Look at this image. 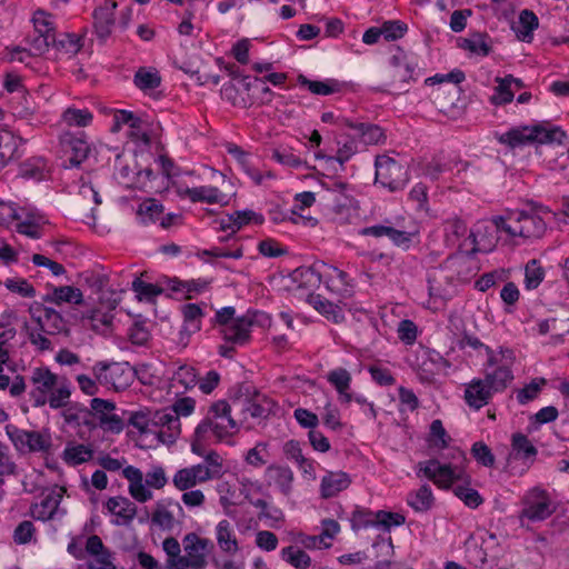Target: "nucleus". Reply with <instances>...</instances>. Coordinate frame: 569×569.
Segmentation results:
<instances>
[{"label":"nucleus","instance_id":"nucleus-53","mask_svg":"<svg viewBox=\"0 0 569 569\" xmlns=\"http://www.w3.org/2000/svg\"><path fill=\"white\" fill-rule=\"evenodd\" d=\"M34 31L38 34L53 37L56 34V28L52 20V16L44 10H37L32 18Z\"/></svg>","mask_w":569,"mask_h":569},{"label":"nucleus","instance_id":"nucleus-52","mask_svg":"<svg viewBox=\"0 0 569 569\" xmlns=\"http://www.w3.org/2000/svg\"><path fill=\"white\" fill-rule=\"evenodd\" d=\"M133 82L139 89L146 91L158 88L161 78L157 71L141 68L136 72Z\"/></svg>","mask_w":569,"mask_h":569},{"label":"nucleus","instance_id":"nucleus-28","mask_svg":"<svg viewBox=\"0 0 569 569\" xmlns=\"http://www.w3.org/2000/svg\"><path fill=\"white\" fill-rule=\"evenodd\" d=\"M62 493L57 490H52L46 495L40 502L34 503L31 507V515L34 519L47 521L54 517L58 512L59 505L61 502Z\"/></svg>","mask_w":569,"mask_h":569},{"label":"nucleus","instance_id":"nucleus-4","mask_svg":"<svg viewBox=\"0 0 569 569\" xmlns=\"http://www.w3.org/2000/svg\"><path fill=\"white\" fill-rule=\"evenodd\" d=\"M461 462L466 460L463 452L458 451ZM418 478L425 477L440 489H449L458 481H467L468 476L462 463L441 462L438 459L420 461L416 466Z\"/></svg>","mask_w":569,"mask_h":569},{"label":"nucleus","instance_id":"nucleus-22","mask_svg":"<svg viewBox=\"0 0 569 569\" xmlns=\"http://www.w3.org/2000/svg\"><path fill=\"white\" fill-rule=\"evenodd\" d=\"M266 481L274 486L283 496H289L292 490L293 472L287 466L272 465L266 469Z\"/></svg>","mask_w":569,"mask_h":569},{"label":"nucleus","instance_id":"nucleus-14","mask_svg":"<svg viewBox=\"0 0 569 569\" xmlns=\"http://www.w3.org/2000/svg\"><path fill=\"white\" fill-rule=\"evenodd\" d=\"M184 556L181 569H202L207 557V540L201 539L196 533H188L183 539Z\"/></svg>","mask_w":569,"mask_h":569},{"label":"nucleus","instance_id":"nucleus-19","mask_svg":"<svg viewBox=\"0 0 569 569\" xmlns=\"http://www.w3.org/2000/svg\"><path fill=\"white\" fill-rule=\"evenodd\" d=\"M31 382L40 396L36 399V405L41 406L47 401V396L58 386L59 378L46 367L34 368L31 372Z\"/></svg>","mask_w":569,"mask_h":569},{"label":"nucleus","instance_id":"nucleus-15","mask_svg":"<svg viewBox=\"0 0 569 569\" xmlns=\"http://www.w3.org/2000/svg\"><path fill=\"white\" fill-rule=\"evenodd\" d=\"M232 409L239 413L238 422L246 423L252 420L266 419L270 409L267 408L259 398H238L232 401Z\"/></svg>","mask_w":569,"mask_h":569},{"label":"nucleus","instance_id":"nucleus-36","mask_svg":"<svg viewBox=\"0 0 569 569\" xmlns=\"http://www.w3.org/2000/svg\"><path fill=\"white\" fill-rule=\"evenodd\" d=\"M163 213V206L153 198L143 200L137 209V219L141 224L157 223Z\"/></svg>","mask_w":569,"mask_h":569},{"label":"nucleus","instance_id":"nucleus-30","mask_svg":"<svg viewBox=\"0 0 569 569\" xmlns=\"http://www.w3.org/2000/svg\"><path fill=\"white\" fill-rule=\"evenodd\" d=\"M470 230L466 221L458 217H452L443 222L445 241L450 247H461L462 241L469 237Z\"/></svg>","mask_w":569,"mask_h":569},{"label":"nucleus","instance_id":"nucleus-23","mask_svg":"<svg viewBox=\"0 0 569 569\" xmlns=\"http://www.w3.org/2000/svg\"><path fill=\"white\" fill-rule=\"evenodd\" d=\"M208 479L198 465H191L178 469L172 477V485L179 491H186L198 485L207 482Z\"/></svg>","mask_w":569,"mask_h":569},{"label":"nucleus","instance_id":"nucleus-17","mask_svg":"<svg viewBox=\"0 0 569 569\" xmlns=\"http://www.w3.org/2000/svg\"><path fill=\"white\" fill-rule=\"evenodd\" d=\"M117 2L104 0L103 3L93 11L94 30L101 41H106L112 32Z\"/></svg>","mask_w":569,"mask_h":569},{"label":"nucleus","instance_id":"nucleus-39","mask_svg":"<svg viewBox=\"0 0 569 569\" xmlns=\"http://www.w3.org/2000/svg\"><path fill=\"white\" fill-rule=\"evenodd\" d=\"M197 465L201 467V471L208 481L220 479L224 473L223 459L213 450L207 452L203 456V461Z\"/></svg>","mask_w":569,"mask_h":569},{"label":"nucleus","instance_id":"nucleus-21","mask_svg":"<svg viewBox=\"0 0 569 569\" xmlns=\"http://www.w3.org/2000/svg\"><path fill=\"white\" fill-rule=\"evenodd\" d=\"M107 510L117 517L114 523L117 526L129 525L137 515L136 505L126 497H111L106 502Z\"/></svg>","mask_w":569,"mask_h":569},{"label":"nucleus","instance_id":"nucleus-33","mask_svg":"<svg viewBox=\"0 0 569 569\" xmlns=\"http://www.w3.org/2000/svg\"><path fill=\"white\" fill-rule=\"evenodd\" d=\"M50 167L48 161L42 157H36L26 160L19 170V174L24 179L42 181L49 177Z\"/></svg>","mask_w":569,"mask_h":569},{"label":"nucleus","instance_id":"nucleus-16","mask_svg":"<svg viewBox=\"0 0 569 569\" xmlns=\"http://www.w3.org/2000/svg\"><path fill=\"white\" fill-rule=\"evenodd\" d=\"M493 393L495 391L483 379L475 378L466 385L463 399L470 408L480 410L489 403Z\"/></svg>","mask_w":569,"mask_h":569},{"label":"nucleus","instance_id":"nucleus-32","mask_svg":"<svg viewBox=\"0 0 569 569\" xmlns=\"http://www.w3.org/2000/svg\"><path fill=\"white\" fill-rule=\"evenodd\" d=\"M216 539L219 548L228 553L236 555L239 551V545L232 525L223 519L216 526Z\"/></svg>","mask_w":569,"mask_h":569},{"label":"nucleus","instance_id":"nucleus-11","mask_svg":"<svg viewBox=\"0 0 569 569\" xmlns=\"http://www.w3.org/2000/svg\"><path fill=\"white\" fill-rule=\"evenodd\" d=\"M169 407L151 412L150 435L154 436L159 442L172 445L181 433V423Z\"/></svg>","mask_w":569,"mask_h":569},{"label":"nucleus","instance_id":"nucleus-6","mask_svg":"<svg viewBox=\"0 0 569 569\" xmlns=\"http://www.w3.org/2000/svg\"><path fill=\"white\" fill-rule=\"evenodd\" d=\"M92 372L100 385L116 391L129 388L136 376L129 362L99 361L92 367Z\"/></svg>","mask_w":569,"mask_h":569},{"label":"nucleus","instance_id":"nucleus-60","mask_svg":"<svg viewBox=\"0 0 569 569\" xmlns=\"http://www.w3.org/2000/svg\"><path fill=\"white\" fill-rule=\"evenodd\" d=\"M173 381L184 389H190L198 383V375L193 367L183 365L180 366L173 376Z\"/></svg>","mask_w":569,"mask_h":569},{"label":"nucleus","instance_id":"nucleus-46","mask_svg":"<svg viewBox=\"0 0 569 569\" xmlns=\"http://www.w3.org/2000/svg\"><path fill=\"white\" fill-rule=\"evenodd\" d=\"M498 86L495 88V93L490 98L493 104H506L513 100L515 91L512 88L513 77L511 74L505 78H497Z\"/></svg>","mask_w":569,"mask_h":569},{"label":"nucleus","instance_id":"nucleus-50","mask_svg":"<svg viewBox=\"0 0 569 569\" xmlns=\"http://www.w3.org/2000/svg\"><path fill=\"white\" fill-rule=\"evenodd\" d=\"M337 153L328 160H336L341 166L349 161L358 152V143L353 137L347 136L343 140H337Z\"/></svg>","mask_w":569,"mask_h":569},{"label":"nucleus","instance_id":"nucleus-8","mask_svg":"<svg viewBox=\"0 0 569 569\" xmlns=\"http://www.w3.org/2000/svg\"><path fill=\"white\" fill-rule=\"evenodd\" d=\"M186 519L181 503L173 498H162L154 503L151 523L162 531H181Z\"/></svg>","mask_w":569,"mask_h":569},{"label":"nucleus","instance_id":"nucleus-25","mask_svg":"<svg viewBox=\"0 0 569 569\" xmlns=\"http://www.w3.org/2000/svg\"><path fill=\"white\" fill-rule=\"evenodd\" d=\"M327 381L336 389L339 401L342 405H348L352 401V393L350 386L352 377L345 368H336L327 373Z\"/></svg>","mask_w":569,"mask_h":569},{"label":"nucleus","instance_id":"nucleus-13","mask_svg":"<svg viewBox=\"0 0 569 569\" xmlns=\"http://www.w3.org/2000/svg\"><path fill=\"white\" fill-rule=\"evenodd\" d=\"M61 416L66 426L76 430L77 435L82 439L98 426L92 411L78 403L66 407Z\"/></svg>","mask_w":569,"mask_h":569},{"label":"nucleus","instance_id":"nucleus-35","mask_svg":"<svg viewBox=\"0 0 569 569\" xmlns=\"http://www.w3.org/2000/svg\"><path fill=\"white\" fill-rule=\"evenodd\" d=\"M21 139L7 129L0 130V164L3 167L10 160L18 158Z\"/></svg>","mask_w":569,"mask_h":569},{"label":"nucleus","instance_id":"nucleus-61","mask_svg":"<svg viewBox=\"0 0 569 569\" xmlns=\"http://www.w3.org/2000/svg\"><path fill=\"white\" fill-rule=\"evenodd\" d=\"M49 395V406L53 409H58L67 406L71 392L66 381H60Z\"/></svg>","mask_w":569,"mask_h":569},{"label":"nucleus","instance_id":"nucleus-49","mask_svg":"<svg viewBox=\"0 0 569 569\" xmlns=\"http://www.w3.org/2000/svg\"><path fill=\"white\" fill-rule=\"evenodd\" d=\"M313 308L335 323L343 321L345 316L341 308L333 302L321 299L319 296L312 299Z\"/></svg>","mask_w":569,"mask_h":569},{"label":"nucleus","instance_id":"nucleus-64","mask_svg":"<svg viewBox=\"0 0 569 569\" xmlns=\"http://www.w3.org/2000/svg\"><path fill=\"white\" fill-rule=\"evenodd\" d=\"M368 371L371 379L381 387H389L396 382L393 375L388 368L373 365L368 368Z\"/></svg>","mask_w":569,"mask_h":569},{"label":"nucleus","instance_id":"nucleus-12","mask_svg":"<svg viewBox=\"0 0 569 569\" xmlns=\"http://www.w3.org/2000/svg\"><path fill=\"white\" fill-rule=\"evenodd\" d=\"M523 508L520 518L530 521H542L555 511V505L550 495L540 488H533L523 498Z\"/></svg>","mask_w":569,"mask_h":569},{"label":"nucleus","instance_id":"nucleus-56","mask_svg":"<svg viewBox=\"0 0 569 569\" xmlns=\"http://www.w3.org/2000/svg\"><path fill=\"white\" fill-rule=\"evenodd\" d=\"M450 437L448 436L442 421L439 419H436L430 425L429 430V442L438 448V449H445L449 443Z\"/></svg>","mask_w":569,"mask_h":569},{"label":"nucleus","instance_id":"nucleus-20","mask_svg":"<svg viewBox=\"0 0 569 569\" xmlns=\"http://www.w3.org/2000/svg\"><path fill=\"white\" fill-rule=\"evenodd\" d=\"M343 124L358 133L360 141L365 146H376L385 143L386 134L381 127L370 122H355L350 119H343Z\"/></svg>","mask_w":569,"mask_h":569},{"label":"nucleus","instance_id":"nucleus-62","mask_svg":"<svg viewBox=\"0 0 569 569\" xmlns=\"http://www.w3.org/2000/svg\"><path fill=\"white\" fill-rule=\"evenodd\" d=\"M4 286L11 292L18 293L23 298H32L36 296L33 286L22 278H9L4 281Z\"/></svg>","mask_w":569,"mask_h":569},{"label":"nucleus","instance_id":"nucleus-45","mask_svg":"<svg viewBox=\"0 0 569 569\" xmlns=\"http://www.w3.org/2000/svg\"><path fill=\"white\" fill-rule=\"evenodd\" d=\"M299 83L307 87L310 92L319 96H329L339 92L341 84L339 81L328 79L326 81L309 80L303 76L299 77Z\"/></svg>","mask_w":569,"mask_h":569},{"label":"nucleus","instance_id":"nucleus-5","mask_svg":"<svg viewBox=\"0 0 569 569\" xmlns=\"http://www.w3.org/2000/svg\"><path fill=\"white\" fill-rule=\"evenodd\" d=\"M487 361L483 365V380L491 387L495 392L503 391L513 380L512 351L510 349L500 348L499 351L486 347Z\"/></svg>","mask_w":569,"mask_h":569},{"label":"nucleus","instance_id":"nucleus-41","mask_svg":"<svg viewBox=\"0 0 569 569\" xmlns=\"http://www.w3.org/2000/svg\"><path fill=\"white\" fill-rule=\"evenodd\" d=\"M93 456L90 446L82 443H69L62 452L63 460L70 466H78L89 461Z\"/></svg>","mask_w":569,"mask_h":569},{"label":"nucleus","instance_id":"nucleus-7","mask_svg":"<svg viewBox=\"0 0 569 569\" xmlns=\"http://www.w3.org/2000/svg\"><path fill=\"white\" fill-rule=\"evenodd\" d=\"M6 433L14 448L21 453L48 452L52 439L48 430H26L13 425L6 426Z\"/></svg>","mask_w":569,"mask_h":569},{"label":"nucleus","instance_id":"nucleus-10","mask_svg":"<svg viewBox=\"0 0 569 569\" xmlns=\"http://www.w3.org/2000/svg\"><path fill=\"white\" fill-rule=\"evenodd\" d=\"M59 142L68 157L63 162L66 169L78 168L91 152V144L83 131L66 130L60 133Z\"/></svg>","mask_w":569,"mask_h":569},{"label":"nucleus","instance_id":"nucleus-18","mask_svg":"<svg viewBox=\"0 0 569 569\" xmlns=\"http://www.w3.org/2000/svg\"><path fill=\"white\" fill-rule=\"evenodd\" d=\"M177 193L179 197L187 198L192 202H204L208 204L226 202V194L213 186L178 188Z\"/></svg>","mask_w":569,"mask_h":569},{"label":"nucleus","instance_id":"nucleus-44","mask_svg":"<svg viewBox=\"0 0 569 569\" xmlns=\"http://www.w3.org/2000/svg\"><path fill=\"white\" fill-rule=\"evenodd\" d=\"M511 446L516 458L530 462L536 459L538 450L527 436L522 433L513 435Z\"/></svg>","mask_w":569,"mask_h":569},{"label":"nucleus","instance_id":"nucleus-29","mask_svg":"<svg viewBox=\"0 0 569 569\" xmlns=\"http://www.w3.org/2000/svg\"><path fill=\"white\" fill-rule=\"evenodd\" d=\"M323 268L325 270L321 273L326 278L327 287L342 297L350 296L352 290L349 276L335 266L323 264Z\"/></svg>","mask_w":569,"mask_h":569},{"label":"nucleus","instance_id":"nucleus-34","mask_svg":"<svg viewBox=\"0 0 569 569\" xmlns=\"http://www.w3.org/2000/svg\"><path fill=\"white\" fill-rule=\"evenodd\" d=\"M93 121V114L90 110L83 108L68 107L60 117V123L68 128H86Z\"/></svg>","mask_w":569,"mask_h":569},{"label":"nucleus","instance_id":"nucleus-63","mask_svg":"<svg viewBox=\"0 0 569 569\" xmlns=\"http://www.w3.org/2000/svg\"><path fill=\"white\" fill-rule=\"evenodd\" d=\"M149 488L162 489L168 483L164 469L161 466H153L143 477Z\"/></svg>","mask_w":569,"mask_h":569},{"label":"nucleus","instance_id":"nucleus-42","mask_svg":"<svg viewBox=\"0 0 569 569\" xmlns=\"http://www.w3.org/2000/svg\"><path fill=\"white\" fill-rule=\"evenodd\" d=\"M181 313L183 316V331L194 333L201 328V319L204 313L200 306L196 303H187L181 307Z\"/></svg>","mask_w":569,"mask_h":569},{"label":"nucleus","instance_id":"nucleus-48","mask_svg":"<svg viewBox=\"0 0 569 569\" xmlns=\"http://www.w3.org/2000/svg\"><path fill=\"white\" fill-rule=\"evenodd\" d=\"M162 549L166 552L168 559L166 562L167 569H181L183 557L181 553V547L179 541L173 537H168L162 542Z\"/></svg>","mask_w":569,"mask_h":569},{"label":"nucleus","instance_id":"nucleus-59","mask_svg":"<svg viewBox=\"0 0 569 569\" xmlns=\"http://www.w3.org/2000/svg\"><path fill=\"white\" fill-rule=\"evenodd\" d=\"M132 289L137 293L139 300L152 301L157 296L162 293V288L153 283H148L139 278L132 281Z\"/></svg>","mask_w":569,"mask_h":569},{"label":"nucleus","instance_id":"nucleus-27","mask_svg":"<svg viewBox=\"0 0 569 569\" xmlns=\"http://www.w3.org/2000/svg\"><path fill=\"white\" fill-rule=\"evenodd\" d=\"M351 483L350 476L343 471H330L322 477L320 496L325 499L332 498L346 490Z\"/></svg>","mask_w":569,"mask_h":569},{"label":"nucleus","instance_id":"nucleus-40","mask_svg":"<svg viewBox=\"0 0 569 569\" xmlns=\"http://www.w3.org/2000/svg\"><path fill=\"white\" fill-rule=\"evenodd\" d=\"M539 27L538 17L528 9L519 13L518 26L516 27L517 37L525 42L532 40L533 31Z\"/></svg>","mask_w":569,"mask_h":569},{"label":"nucleus","instance_id":"nucleus-26","mask_svg":"<svg viewBox=\"0 0 569 569\" xmlns=\"http://www.w3.org/2000/svg\"><path fill=\"white\" fill-rule=\"evenodd\" d=\"M44 302L61 306L62 303L81 305L83 302L82 291L72 286H60L48 289L43 296Z\"/></svg>","mask_w":569,"mask_h":569},{"label":"nucleus","instance_id":"nucleus-3","mask_svg":"<svg viewBox=\"0 0 569 569\" xmlns=\"http://www.w3.org/2000/svg\"><path fill=\"white\" fill-rule=\"evenodd\" d=\"M500 143L515 149L530 143H557L565 144L566 132L560 127L548 124L526 126L512 128L498 138Z\"/></svg>","mask_w":569,"mask_h":569},{"label":"nucleus","instance_id":"nucleus-1","mask_svg":"<svg viewBox=\"0 0 569 569\" xmlns=\"http://www.w3.org/2000/svg\"><path fill=\"white\" fill-rule=\"evenodd\" d=\"M502 229L511 238H522L525 240L540 239L547 230L545 220L533 211L513 210L503 216L493 217L491 221L480 222L472 231V236L482 237V229Z\"/></svg>","mask_w":569,"mask_h":569},{"label":"nucleus","instance_id":"nucleus-47","mask_svg":"<svg viewBox=\"0 0 569 569\" xmlns=\"http://www.w3.org/2000/svg\"><path fill=\"white\" fill-rule=\"evenodd\" d=\"M390 63L395 68V78H399L402 82H409L413 79L415 64L408 61L405 52L399 51L390 58Z\"/></svg>","mask_w":569,"mask_h":569},{"label":"nucleus","instance_id":"nucleus-38","mask_svg":"<svg viewBox=\"0 0 569 569\" xmlns=\"http://www.w3.org/2000/svg\"><path fill=\"white\" fill-rule=\"evenodd\" d=\"M370 518L361 520L365 527L375 526L381 527L385 530H390L392 527H398L405 523L406 518L397 512L377 511L375 515H369Z\"/></svg>","mask_w":569,"mask_h":569},{"label":"nucleus","instance_id":"nucleus-55","mask_svg":"<svg viewBox=\"0 0 569 569\" xmlns=\"http://www.w3.org/2000/svg\"><path fill=\"white\" fill-rule=\"evenodd\" d=\"M546 385V380L535 379L530 383L526 385L523 388L517 391V400L520 405H527L530 401L538 398L542 387Z\"/></svg>","mask_w":569,"mask_h":569},{"label":"nucleus","instance_id":"nucleus-43","mask_svg":"<svg viewBox=\"0 0 569 569\" xmlns=\"http://www.w3.org/2000/svg\"><path fill=\"white\" fill-rule=\"evenodd\" d=\"M281 559L296 569H308L311 565L310 556L298 546L281 549Z\"/></svg>","mask_w":569,"mask_h":569},{"label":"nucleus","instance_id":"nucleus-24","mask_svg":"<svg viewBox=\"0 0 569 569\" xmlns=\"http://www.w3.org/2000/svg\"><path fill=\"white\" fill-rule=\"evenodd\" d=\"M252 325L253 322L248 316L239 317L232 323L221 328V335L226 342L244 345L250 338Z\"/></svg>","mask_w":569,"mask_h":569},{"label":"nucleus","instance_id":"nucleus-51","mask_svg":"<svg viewBox=\"0 0 569 569\" xmlns=\"http://www.w3.org/2000/svg\"><path fill=\"white\" fill-rule=\"evenodd\" d=\"M545 278V270L536 259L530 260L525 268V287L532 290L539 287Z\"/></svg>","mask_w":569,"mask_h":569},{"label":"nucleus","instance_id":"nucleus-57","mask_svg":"<svg viewBox=\"0 0 569 569\" xmlns=\"http://www.w3.org/2000/svg\"><path fill=\"white\" fill-rule=\"evenodd\" d=\"M463 48L481 57H486L490 52V46L487 42V36L483 33H475L470 38L465 39Z\"/></svg>","mask_w":569,"mask_h":569},{"label":"nucleus","instance_id":"nucleus-31","mask_svg":"<svg viewBox=\"0 0 569 569\" xmlns=\"http://www.w3.org/2000/svg\"><path fill=\"white\" fill-rule=\"evenodd\" d=\"M435 496L428 483L421 485L417 490H412L407 496V503L416 512H427L435 505Z\"/></svg>","mask_w":569,"mask_h":569},{"label":"nucleus","instance_id":"nucleus-54","mask_svg":"<svg viewBox=\"0 0 569 569\" xmlns=\"http://www.w3.org/2000/svg\"><path fill=\"white\" fill-rule=\"evenodd\" d=\"M453 493L461 501H463V503L467 507L472 508V509L478 508L482 503V501H483V499L481 498L479 492L476 489L470 488L469 486L457 485L453 488Z\"/></svg>","mask_w":569,"mask_h":569},{"label":"nucleus","instance_id":"nucleus-2","mask_svg":"<svg viewBox=\"0 0 569 569\" xmlns=\"http://www.w3.org/2000/svg\"><path fill=\"white\" fill-rule=\"evenodd\" d=\"M231 405L224 400L213 402L204 417L194 430V440L191 443L192 452L201 456V442L214 437L218 441L237 432L239 422L231 417Z\"/></svg>","mask_w":569,"mask_h":569},{"label":"nucleus","instance_id":"nucleus-37","mask_svg":"<svg viewBox=\"0 0 569 569\" xmlns=\"http://www.w3.org/2000/svg\"><path fill=\"white\" fill-rule=\"evenodd\" d=\"M51 47L60 54L72 57L81 49V38L74 33H59L52 37Z\"/></svg>","mask_w":569,"mask_h":569},{"label":"nucleus","instance_id":"nucleus-58","mask_svg":"<svg viewBox=\"0 0 569 569\" xmlns=\"http://www.w3.org/2000/svg\"><path fill=\"white\" fill-rule=\"evenodd\" d=\"M399 393V407L398 410L400 413L405 412H413L418 409L420 401L416 393L403 386L398 388Z\"/></svg>","mask_w":569,"mask_h":569},{"label":"nucleus","instance_id":"nucleus-9","mask_svg":"<svg viewBox=\"0 0 569 569\" xmlns=\"http://www.w3.org/2000/svg\"><path fill=\"white\" fill-rule=\"evenodd\" d=\"M376 182L391 192L402 190L408 181V169L388 156L376 158Z\"/></svg>","mask_w":569,"mask_h":569}]
</instances>
